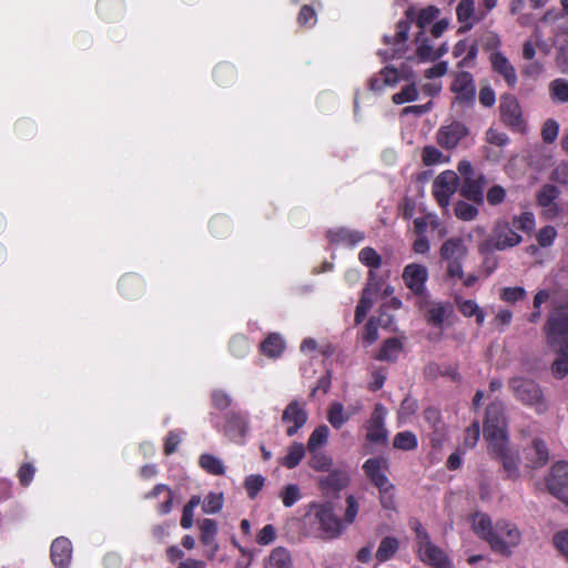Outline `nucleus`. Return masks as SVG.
Masks as SVG:
<instances>
[{"mask_svg":"<svg viewBox=\"0 0 568 568\" xmlns=\"http://www.w3.org/2000/svg\"><path fill=\"white\" fill-rule=\"evenodd\" d=\"M305 521L322 538L334 539L345 529L329 503L312 504L305 514Z\"/></svg>","mask_w":568,"mask_h":568,"instance_id":"1","label":"nucleus"},{"mask_svg":"<svg viewBox=\"0 0 568 568\" xmlns=\"http://www.w3.org/2000/svg\"><path fill=\"white\" fill-rule=\"evenodd\" d=\"M508 387L514 397L523 405L534 408L538 414L547 412L548 403L542 388L536 381L516 376L509 379Z\"/></svg>","mask_w":568,"mask_h":568,"instance_id":"2","label":"nucleus"},{"mask_svg":"<svg viewBox=\"0 0 568 568\" xmlns=\"http://www.w3.org/2000/svg\"><path fill=\"white\" fill-rule=\"evenodd\" d=\"M410 527L416 534V549L418 558L426 565L434 568H452L447 556L430 540V537L423 525L418 520L414 519L410 521Z\"/></svg>","mask_w":568,"mask_h":568,"instance_id":"3","label":"nucleus"},{"mask_svg":"<svg viewBox=\"0 0 568 568\" xmlns=\"http://www.w3.org/2000/svg\"><path fill=\"white\" fill-rule=\"evenodd\" d=\"M544 333L547 344H568V302H552Z\"/></svg>","mask_w":568,"mask_h":568,"instance_id":"4","label":"nucleus"},{"mask_svg":"<svg viewBox=\"0 0 568 568\" xmlns=\"http://www.w3.org/2000/svg\"><path fill=\"white\" fill-rule=\"evenodd\" d=\"M484 438L489 445L508 440L505 406L500 400L490 403L486 409Z\"/></svg>","mask_w":568,"mask_h":568,"instance_id":"5","label":"nucleus"},{"mask_svg":"<svg viewBox=\"0 0 568 568\" xmlns=\"http://www.w3.org/2000/svg\"><path fill=\"white\" fill-rule=\"evenodd\" d=\"M520 541L521 534L518 527L513 523L499 520L496 523V532L489 546L495 552L509 556L511 548L517 547Z\"/></svg>","mask_w":568,"mask_h":568,"instance_id":"6","label":"nucleus"},{"mask_svg":"<svg viewBox=\"0 0 568 568\" xmlns=\"http://www.w3.org/2000/svg\"><path fill=\"white\" fill-rule=\"evenodd\" d=\"M458 175L454 171L442 172L433 183V194L440 207L447 210L458 187Z\"/></svg>","mask_w":568,"mask_h":568,"instance_id":"7","label":"nucleus"},{"mask_svg":"<svg viewBox=\"0 0 568 568\" xmlns=\"http://www.w3.org/2000/svg\"><path fill=\"white\" fill-rule=\"evenodd\" d=\"M489 450L495 458L500 460L506 478H518L519 456L518 453L509 446V440L489 445Z\"/></svg>","mask_w":568,"mask_h":568,"instance_id":"8","label":"nucleus"},{"mask_svg":"<svg viewBox=\"0 0 568 568\" xmlns=\"http://www.w3.org/2000/svg\"><path fill=\"white\" fill-rule=\"evenodd\" d=\"M549 493L568 506V463H557L546 479Z\"/></svg>","mask_w":568,"mask_h":568,"instance_id":"9","label":"nucleus"},{"mask_svg":"<svg viewBox=\"0 0 568 568\" xmlns=\"http://www.w3.org/2000/svg\"><path fill=\"white\" fill-rule=\"evenodd\" d=\"M387 416V409L382 404H376L374 410L367 420L366 439L375 444H386L388 438V432L385 427V419Z\"/></svg>","mask_w":568,"mask_h":568,"instance_id":"10","label":"nucleus"},{"mask_svg":"<svg viewBox=\"0 0 568 568\" xmlns=\"http://www.w3.org/2000/svg\"><path fill=\"white\" fill-rule=\"evenodd\" d=\"M282 422L287 425L286 435L292 437L306 424L308 414L305 404L292 400L283 410Z\"/></svg>","mask_w":568,"mask_h":568,"instance_id":"11","label":"nucleus"},{"mask_svg":"<svg viewBox=\"0 0 568 568\" xmlns=\"http://www.w3.org/2000/svg\"><path fill=\"white\" fill-rule=\"evenodd\" d=\"M403 281L407 288H409L415 295H424L426 291V281L428 278L427 267L412 263L404 267Z\"/></svg>","mask_w":568,"mask_h":568,"instance_id":"12","label":"nucleus"},{"mask_svg":"<svg viewBox=\"0 0 568 568\" xmlns=\"http://www.w3.org/2000/svg\"><path fill=\"white\" fill-rule=\"evenodd\" d=\"M489 242L496 250L514 247L521 242V236L507 222H498L490 235Z\"/></svg>","mask_w":568,"mask_h":568,"instance_id":"13","label":"nucleus"},{"mask_svg":"<svg viewBox=\"0 0 568 568\" xmlns=\"http://www.w3.org/2000/svg\"><path fill=\"white\" fill-rule=\"evenodd\" d=\"M389 468V463L386 457H373L368 458L363 464V470L366 477L376 486H385L390 483L387 477V471Z\"/></svg>","mask_w":568,"mask_h":568,"instance_id":"14","label":"nucleus"},{"mask_svg":"<svg viewBox=\"0 0 568 568\" xmlns=\"http://www.w3.org/2000/svg\"><path fill=\"white\" fill-rule=\"evenodd\" d=\"M468 133L467 128L459 122L442 126L437 132V143L445 149H454Z\"/></svg>","mask_w":568,"mask_h":568,"instance_id":"15","label":"nucleus"},{"mask_svg":"<svg viewBox=\"0 0 568 568\" xmlns=\"http://www.w3.org/2000/svg\"><path fill=\"white\" fill-rule=\"evenodd\" d=\"M500 113L504 122L517 131L524 130V120L518 101L514 97H504L500 102Z\"/></svg>","mask_w":568,"mask_h":568,"instance_id":"16","label":"nucleus"},{"mask_svg":"<svg viewBox=\"0 0 568 568\" xmlns=\"http://www.w3.org/2000/svg\"><path fill=\"white\" fill-rule=\"evenodd\" d=\"M489 61L493 70L504 78L507 85L514 88L518 77L515 67L508 58L500 51H494L489 57Z\"/></svg>","mask_w":568,"mask_h":568,"instance_id":"17","label":"nucleus"},{"mask_svg":"<svg viewBox=\"0 0 568 568\" xmlns=\"http://www.w3.org/2000/svg\"><path fill=\"white\" fill-rule=\"evenodd\" d=\"M423 308L427 322L436 327H440L444 321L454 313V307L449 302H426Z\"/></svg>","mask_w":568,"mask_h":568,"instance_id":"18","label":"nucleus"},{"mask_svg":"<svg viewBox=\"0 0 568 568\" xmlns=\"http://www.w3.org/2000/svg\"><path fill=\"white\" fill-rule=\"evenodd\" d=\"M560 190L554 184H545L537 193V202L542 207L547 219H554L558 215V206L555 200L559 196Z\"/></svg>","mask_w":568,"mask_h":568,"instance_id":"19","label":"nucleus"},{"mask_svg":"<svg viewBox=\"0 0 568 568\" xmlns=\"http://www.w3.org/2000/svg\"><path fill=\"white\" fill-rule=\"evenodd\" d=\"M555 358L551 363V374L557 379H562L568 375V344H547Z\"/></svg>","mask_w":568,"mask_h":568,"instance_id":"20","label":"nucleus"},{"mask_svg":"<svg viewBox=\"0 0 568 568\" xmlns=\"http://www.w3.org/2000/svg\"><path fill=\"white\" fill-rule=\"evenodd\" d=\"M452 90L457 94V99L462 101L474 100L476 88L473 75L465 71L457 73L452 83Z\"/></svg>","mask_w":568,"mask_h":568,"instance_id":"21","label":"nucleus"},{"mask_svg":"<svg viewBox=\"0 0 568 568\" xmlns=\"http://www.w3.org/2000/svg\"><path fill=\"white\" fill-rule=\"evenodd\" d=\"M72 555V546L69 539L59 537L51 545V560L58 568L68 567Z\"/></svg>","mask_w":568,"mask_h":568,"instance_id":"22","label":"nucleus"},{"mask_svg":"<svg viewBox=\"0 0 568 568\" xmlns=\"http://www.w3.org/2000/svg\"><path fill=\"white\" fill-rule=\"evenodd\" d=\"M327 236L331 242L343 244L349 247L356 246L365 239V234L363 232L357 230H349L346 227L329 230Z\"/></svg>","mask_w":568,"mask_h":568,"instance_id":"23","label":"nucleus"},{"mask_svg":"<svg viewBox=\"0 0 568 568\" xmlns=\"http://www.w3.org/2000/svg\"><path fill=\"white\" fill-rule=\"evenodd\" d=\"M293 566L292 554L283 546L272 549L264 560V568H293Z\"/></svg>","mask_w":568,"mask_h":568,"instance_id":"24","label":"nucleus"},{"mask_svg":"<svg viewBox=\"0 0 568 568\" xmlns=\"http://www.w3.org/2000/svg\"><path fill=\"white\" fill-rule=\"evenodd\" d=\"M471 526L475 534L490 545L496 532V525L493 526L490 517L483 513H476L471 518Z\"/></svg>","mask_w":568,"mask_h":568,"instance_id":"25","label":"nucleus"},{"mask_svg":"<svg viewBox=\"0 0 568 568\" xmlns=\"http://www.w3.org/2000/svg\"><path fill=\"white\" fill-rule=\"evenodd\" d=\"M399 81L398 71L392 67H385L369 80L372 91L378 92L386 87H394Z\"/></svg>","mask_w":568,"mask_h":568,"instance_id":"26","label":"nucleus"},{"mask_svg":"<svg viewBox=\"0 0 568 568\" xmlns=\"http://www.w3.org/2000/svg\"><path fill=\"white\" fill-rule=\"evenodd\" d=\"M201 530V541L210 547V551L207 554L209 558H213L219 550V546L215 542V537L217 534V525L213 519H203L200 524Z\"/></svg>","mask_w":568,"mask_h":568,"instance_id":"27","label":"nucleus"},{"mask_svg":"<svg viewBox=\"0 0 568 568\" xmlns=\"http://www.w3.org/2000/svg\"><path fill=\"white\" fill-rule=\"evenodd\" d=\"M484 183L485 180L483 176L476 179L467 178L462 186V195L475 203H483Z\"/></svg>","mask_w":568,"mask_h":568,"instance_id":"28","label":"nucleus"},{"mask_svg":"<svg viewBox=\"0 0 568 568\" xmlns=\"http://www.w3.org/2000/svg\"><path fill=\"white\" fill-rule=\"evenodd\" d=\"M467 250L460 239H449L440 247L442 258L445 261L462 260Z\"/></svg>","mask_w":568,"mask_h":568,"instance_id":"29","label":"nucleus"},{"mask_svg":"<svg viewBox=\"0 0 568 568\" xmlns=\"http://www.w3.org/2000/svg\"><path fill=\"white\" fill-rule=\"evenodd\" d=\"M284 339L277 333L270 334L261 344V352L271 358L281 356V354L284 352Z\"/></svg>","mask_w":568,"mask_h":568,"instance_id":"30","label":"nucleus"},{"mask_svg":"<svg viewBox=\"0 0 568 568\" xmlns=\"http://www.w3.org/2000/svg\"><path fill=\"white\" fill-rule=\"evenodd\" d=\"M399 549V540L396 537H384L376 550L375 558L379 562H385L392 559Z\"/></svg>","mask_w":568,"mask_h":568,"instance_id":"31","label":"nucleus"},{"mask_svg":"<svg viewBox=\"0 0 568 568\" xmlns=\"http://www.w3.org/2000/svg\"><path fill=\"white\" fill-rule=\"evenodd\" d=\"M526 455L532 467H540L548 460V450L541 439H534L531 446L527 448Z\"/></svg>","mask_w":568,"mask_h":568,"instance_id":"32","label":"nucleus"},{"mask_svg":"<svg viewBox=\"0 0 568 568\" xmlns=\"http://www.w3.org/2000/svg\"><path fill=\"white\" fill-rule=\"evenodd\" d=\"M455 303L457 305V308L464 316H476V322L478 325H481L484 323L485 314L475 301L456 297Z\"/></svg>","mask_w":568,"mask_h":568,"instance_id":"33","label":"nucleus"},{"mask_svg":"<svg viewBox=\"0 0 568 568\" xmlns=\"http://www.w3.org/2000/svg\"><path fill=\"white\" fill-rule=\"evenodd\" d=\"M475 1L474 0H460L456 8V14L458 21L465 23L464 29L469 30L473 28L476 19L474 17Z\"/></svg>","mask_w":568,"mask_h":568,"instance_id":"34","label":"nucleus"},{"mask_svg":"<svg viewBox=\"0 0 568 568\" xmlns=\"http://www.w3.org/2000/svg\"><path fill=\"white\" fill-rule=\"evenodd\" d=\"M200 467L206 473L214 476H222L225 474V466L219 457L212 454H202L199 458Z\"/></svg>","mask_w":568,"mask_h":568,"instance_id":"35","label":"nucleus"},{"mask_svg":"<svg viewBox=\"0 0 568 568\" xmlns=\"http://www.w3.org/2000/svg\"><path fill=\"white\" fill-rule=\"evenodd\" d=\"M349 481L348 474L345 470H333L327 476L320 479V484L323 487L331 488L333 490H341L347 486Z\"/></svg>","mask_w":568,"mask_h":568,"instance_id":"36","label":"nucleus"},{"mask_svg":"<svg viewBox=\"0 0 568 568\" xmlns=\"http://www.w3.org/2000/svg\"><path fill=\"white\" fill-rule=\"evenodd\" d=\"M358 261L369 267V277L374 276V270L382 265V256L371 246L363 247L358 253Z\"/></svg>","mask_w":568,"mask_h":568,"instance_id":"37","label":"nucleus"},{"mask_svg":"<svg viewBox=\"0 0 568 568\" xmlns=\"http://www.w3.org/2000/svg\"><path fill=\"white\" fill-rule=\"evenodd\" d=\"M349 418L351 415L345 412L341 403L334 402L329 405L327 420L335 429H339Z\"/></svg>","mask_w":568,"mask_h":568,"instance_id":"38","label":"nucleus"},{"mask_svg":"<svg viewBox=\"0 0 568 568\" xmlns=\"http://www.w3.org/2000/svg\"><path fill=\"white\" fill-rule=\"evenodd\" d=\"M305 456V447L302 443H293L287 448V454L282 459L286 468H295Z\"/></svg>","mask_w":568,"mask_h":568,"instance_id":"39","label":"nucleus"},{"mask_svg":"<svg viewBox=\"0 0 568 568\" xmlns=\"http://www.w3.org/2000/svg\"><path fill=\"white\" fill-rule=\"evenodd\" d=\"M549 95L555 102L567 103L568 102V81L562 78L552 80L549 83Z\"/></svg>","mask_w":568,"mask_h":568,"instance_id":"40","label":"nucleus"},{"mask_svg":"<svg viewBox=\"0 0 568 568\" xmlns=\"http://www.w3.org/2000/svg\"><path fill=\"white\" fill-rule=\"evenodd\" d=\"M416 55L420 61H433L436 60L435 49L430 44L429 40L425 37L424 32H419L416 37Z\"/></svg>","mask_w":568,"mask_h":568,"instance_id":"41","label":"nucleus"},{"mask_svg":"<svg viewBox=\"0 0 568 568\" xmlns=\"http://www.w3.org/2000/svg\"><path fill=\"white\" fill-rule=\"evenodd\" d=\"M329 428L326 425L317 426L307 440L308 452L318 450L327 443Z\"/></svg>","mask_w":568,"mask_h":568,"instance_id":"42","label":"nucleus"},{"mask_svg":"<svg viewBox=\"0 0 568 568\" xmlns=\"http://www.w3.org/2000/svg\"><path fill=\"white\" fill-rule=\"evenodd\" d=\"M402 351V343L397 338H389L384 342L377 358L379 361H395Z\"/></svg>","mask_w":568,"mask_h":568,"instance_id":"43","label":"nucleus"},{"mask_svg":"<svg viewBox=\"0 0 568 568\" xmlns=\"http://www.w3.org/2000/svg\"><path fill=\"white\" fill-rule=\"evenodd\" d=\"M417 444L416 435L409 430L397 433L393 440L394 447L400 450H413Z\"/></svg>","mask_w":568,"mask_h":568,"instance_id":"44","label":"nucleus"},{"mask_svg":"<svg viewBox=\"0 0 568 568\" xmlns=\"http://www.w3.org/2000/svg\"><path fill=\"white\" fill-rule=\"evenodd\" d=\"M379 491V501L384 509L394 510L396 507L395 486L392 483L377 487Z\"/></svg>","mask_w":568,"mask_h":568,"instance_id":"45","label":"nucleus"},{"mask_svg":"<svg viewBox=\"0 0 568 568\" xmlns=\"http://www.w3.org/2000/svg\"><path fill=\"white\" fill-rule=\"evenodd\" d=\"M422 160L425 165H436L448 161L437 148L433 145H426L422 151Z\"/></svg>","mask_w":568,"mask_h":568,"instance_id":"46","label":"nucleus"},{"mask_svg":"<svg viewBox=\"0 0 568 568\" xmlns=\"http://www.w3.org/2000/svg\"><path fill=\"white\" fill-rule=\"evenodd\" d=\"M224 498L221 493H210L202 505V509L206 514H216L223 507Z\"/></svg>","mask_w":568,"mask_h":568,"instance_id":"47","label":"nucleus"},{"mask_svg":"<svg viewBox=\"0 0 568 568\" xmlns=\"http://www.w3.org/2000/svg\"><path fill=\"white\" fill-rule=\"evenodd\" d=\"M418 98V90L415 83L404 87L399 92L393 95V102L395 104H403L406 102L416 101Z\"/></svg>","mask_w":568,"mask_h":568,"instance_id":"48","label":"nucleus"},{"mask_svg":"<svg viewBox=\"0 0 568 568\" xmlns=\"http://www.w3.org/2000/svg\"><path fill=\"white\" fill-rule=\"evenodd\" d=\"M311 459H310V466L318 471H325L328 470L332 465V459L325 455L323 452L314 450L310 452Z\"/></svg>","mask_w":568,"mask_h":568,"instance_id":"49","label":"nucleus"},{"mask_svg":"<svg viewBox=\"0 0 568 568\" xmlns=\"http://www.w3.org/2000/svg\"><path fill=\"white\" fill-rule=\"evenodd\" d=\"M440 10L435 6H428L422 9L417 16V26L424 29L438 18Z\"/></svg>","mask_w":568,"mask_h":568,"instance_id":"50","label":"nucleus"},{"mask_svg":"<svg viewBox=\"0 0 568 568\" xmlns=\"http://www.w3.org/2000/svg\"><path fill=\"white\" fill-rule=\"evenodd\" d=\"M455 214L463 221H471L477 216L478 210L467 202L459 201L455 205Z\"/></svg>","mask_w":568,"mask_h":568,"instance_id":"51","label":"nucleus"},{"mask_svg":"<svg viewBox=\"0 0 568 568\" xmlns=\"http://www.w3.org/2000/svg\"><path fill=\"white\" fill-rule=\"evenodd\" d=\"M372 306L373 298L369 296V291L365 290L355 311V322L357 324L364 320V317L366 316L367 312L371 310Z\"/></svg>","mask_w":568,"mask_h":568,"instance_id":"52","label":"nucleus"},{"mask_svg":"<svg viewBox=\"0 0 568 568\" xmlns=\"http://www.w3.org/2000/svg\"><path fill=\"white\" fill-rule=\"evenodd\" d=\"M248 342L246 337L242 335L234 336L230 342V351L237 358L244 357L248 353Z\"/></svg>","mask_w":568,"mask_h":568,"instance_id":"53","label":"nucleus"},{"mask_svg":"<svg viewBox=\"0 0 568 568\" xmlns=\"http://www.w3.org/2000/svg\"><path fill=\"white\" fill-rule=\"evenodd\" d=\"M280 497L285 507H292L301 499V493L297 485H287L280 494Z\"/></svg>","mask_w":568,"mask_h":568,"instance_id":"54","label":"nucleus"},{"mask_svg":"<svg viewBox=\"0 0 568 568\" xmlns=\"http://www.w3.org/2000/svg\"><path fill=\"white\" fill-rule=\"evenodd\" d=\"M480 436V425L478 420H474L465 430L464 446L466 449L474 448Z\"/></svg>","mask_w":568,"mask_h":568,"instance_id":"55","label":"nucleus"},{"mask_svg":"<svg viewBox=\"0 0 568 568\" xmlns=\"http://www.w3.org/2000/svg\"><path fill=\"white\" fill-rule=\"evenodd\" d=\"M265 478L262 475H250L245 478L244 486L250 498H255L263 488Z\"/></svg>","mask_w":568,"mask_h":568,"instance_id":"56","label":"nucleus"},{"mask_svg":"<svg viewBox=\"0 0 568 568\" xmlns=\"http://www.w3.org/2000/svg\"><path fill=\"white\" fill-rule=\"evenodd\" d=\"M559 133V124L554 119H548L545 121L541 129V138L546 143H552L556 141Z\"/></svg>","mask_w":568,"mask_h":568,"instance_id":"57","label":"nucleus"},{"mask_svg":"<svg viewBox=\"0 0 568 568\" xmlns=\"http://www.w3.org/2000/svg\"><path fill=\"white\" fill-rule=\"evenodd\" d=\"M511 225L515 231H531L535 226L534 215L531 213H523L519 216H515Z\"/></svg>","mask_w":568,"mask_h":568,"instance_id":"58","label":"nucleus"},{"mask_svg":"<svg viewBox=\"0 0 568 568\" xmlns=\"http://www.w3.org/2000/svg\"><path fill=\"white\" fill-rule=\"evenodd\" d=\"M184 433L179 430H171L164 442V452L166 455L173 454L179 444L182 440Z\"/></svg>","mask_w":568,"mask_h":568,"instance_id":"59","label":"nucleus"},{"mask_svg":"<svg viewBox=\"0 0 568 568\" xmlns=\"http://www.w3.org/2000/svg\"><path fill=\"white\" fill-rule=\"evenodd\" d=\"M557 235V231L554 226L547 225L539 230L537 234V241L540 246L548 247L554 243V240Z\"/></svg>","mask_w":568,"mask_h":568,"instance_id":"60","label":"nucleus"},{"mask_svg":"<svg viewBox=\"0 0 568 568\" xmlns=\"http://www.w3.org/2000/svg\"><path fill=\"white\" fill-rule=\"evenodd\" d=\"M276 539V529L273 525H265L257 534L256 541L266 546L272 544Z\"/></svg>","mask_w":568,"mask_h":568,"instance_id":"61","label":"nucleus"},{"mask_svg":"<svg viewBox=\"0 0 568 568\" xmlns=\"http://www.w3.org/2000/svg\"><path fill=\"white\" fill-rule=\"evenodd\" d=\"M363 341L366 345H372L378 338V326L374 320H369L364 327Z\"/></svg>","mask_w":568,"mask_h":568,"instance_id":"62","label":"nucleus"},{"mask_svg":"<svg viewBox=\"0 0 568 568\" xmlns=\"http://www.w3.org/2000/svg\"><path fill=\"white\" fill-rule=\"evenodd\" d=\"M556 549L568 560V530L558 531L554 536Z\"/></svg>","mask_w":568,"mask_h":568,"instance_id":"63","label":"nucleus"},{"mask_svg":"<svg viewBox=\"0 0 568 568\" xmlns=\"http://www.w3.org/2000/svg\"><path fill=\"white\" fill-rule=\"evenodd\" d=\"M297 21L301 26H314L316 22L314 9L308 6H303L300 10Z\"/></svg>","mask_w":568,"mask_h":568,"instance_id":"64","label":"nucleus"}]
</instances>
